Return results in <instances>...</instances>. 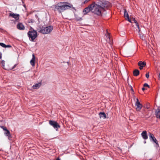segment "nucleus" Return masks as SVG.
Instances as JSON below:
<instances>
[{
  "label": "nucleus",
  "mask_w": 160,
  "mask_h": 160,
  "mask_svg": "<svg viewBox=\"0 0 160 160\" xmlns=\"http://www.w3.org/2000/svg\"><path fill=\"white\" fill-rule=\"evenodd\" d=\"M149 73H148L146 74V77L147 78H148L149 77Z\"/></svg>",
  "instance_id": "25"
},
{
  "label": "nucleus",
  "mask_w": 160,
  "mask_h": 160,
  "mask_svg": "<svg viewBox=\"0 0 160 160\" xmlns=\"http://www.w3.org/2000/svg\"><path fill=\"white\" fill-rule=\"evenodd\" d=\"M1 128L5 131H7V130H8L7 129V128L5 127H4L3 126H1Z\"/></svg>",
  "instance_id": "23"
},
{
  "label": "nucleus",
  "mask_w": 160,
  "mask_h": 160,
  "mask_svg": "<svg viewBox=\"0 0 160 160\" xmlns=\"http://www.w3.org/2000/svg\"><path fill=\"white\" fill-rule=\"evenodd\" d=\"M89 0H85V1L84 3H85L86 2H87L89 1Z\"/></svg>",
  "instance_id": "31"
},
{
  "label": "nucleus",
  "mask_w": 160,
  "mask_h": 160,
  "mask_svg": "<svg viewBox=\"0 0 160 160\" xmlns=\"http://www.w3.org/2000/svg\"><path fill=\"white\" fill-rule=\"evenodd\" d=\"M53 29L52 26H48L41 29L40 32L43 34H48Z\"/></svg>",
  "instance_id": "4"
},
{
  "label": "nucleus",
  "mask_w": 160,
  "mask_h": 160,
  "mask_svg": "<svg viewBox=\"0 0 160 160\" xmlns=\"http://www.w3.org/2000/svg\"><path fill=\"white\" fill-rule=\"evenodd\" d=\"M9 16L14 18L16 20H18L19 18V15L18 14H15L11 13L9 14Z\"/></svg>",
  "instance_id": "8"
},
{
  "label": "nucleus",
  "mask_w": 160,
  "mask_h": 160,
  "mask_svg": "<svg viewBox=\"0 0 160 160\" xmlns=\"http://www.w3.org/2000/svg\"><path fill=\"white\" fill-rule=\"evenodd\" d=\"M11 47L10 45H6V46L5 47V48H9V47Z\"/></svg>",
  "instance_id": "29"
},
{
  "label": "nucleus",
  "mask_w": 160,
  "mask_h": 160,
  "mask_svg": "<svg viewBox=\"0 0 160 160\" xmlns=\"http://www.w3.org/2000/svg\"><path fill=\"white\" fill-rule=\"evenodd\" d=\"M142 90L144 91L145 90V88H142Z\"/></svg>",
  "instance_id": "34"
},
{
  "label": "nucleus",
  "mask_w": 160,
  "mask_h": 160,
  "mask_svg": "<svg viewBox=\"0 0 160 160\" xmlns=\"http://www.w3.org/2000/svg\"><path fill=\"white\" fill-rule=\"evenodd\" d=\"M133 75L135 76H137L138 75L139 73V71L137 69H135L133 71Z\"/></svg>",
  "instance_id": "18"
},
{
  "label": "nucleus",
  "mask_w": 160,
  "mask_h": 160,
  "mask_svg": "<svg viewBox=\"0 0 160 160\" xmlns=\"http://www.w3.org/2000/svg\"><path fill=\"white\" fill-rule=\"evenodd\" d=\"M144 87H148V88H149V85H148L147 84V83H145L144 84Z\"/></svg>",
  "instance_id": "24"
},
{
  "label": "nucleus",
  "mask_w": 160,
  "mask_h": 160,
  "mask_svg": "<svg viewBox=\"0 0 160 160\" xmlns=\"http://www.w3.org/2000/svg\"><path fill=\"white\" fill-rule=\"evenodd\" d=\"M137 98H136V97L135 96H133V99L134 100L136 99Z\"/></svg>",
  "instance_id": "32"
},
{
  "label": "nucleus",
  "mask_w": 160,
  "mask_h": 160,
  "mask_svg": "<svg viewBox=\"0 0 160 160\" xmlns=\"http://www.w3.org/2000/svg\"><path fill=\"white\" fill-rule=\"evenodd\" d=\"M149 137L150 139L151 140L153 138H154V137L153 136V135L151 133H149Z\"/></svg>",
  "instance_id": "19"
},
{
  "label": "nucleus",
  "mask_w": 160,
  "mask_h": 160,
  "mask_svg": "<svg viewBox=\"0 0 160 160\" xmlns=\"http://www.w3.org/2000/svg\"><path fill=\"white\" fill-rule=\"evenodd\" d=\"M144 143H146V141H145V142H144Z\"/></svg>",
  "instance_id": "38"
},
{
  "label": "nucleus",
  "mask_w": 160,
  "mask_h": 160,
  "mask_svg": "<svg viewBox=\"0 0 160 160\" xmlns=\"http://www.w3.org/2000/svg\"><path fill=\"white\" fill-rule=\"evenodd\" d=\"M139 66H142L143 67H144L146 65V62H142L141 61H139L138 63Z\"/></svg>",
  "instance_id": "17"
},
{
  "label": "nucleus",
  "mask_w": 160,
  "mask_h": 160,
  "mask_svg": "<svg viewBox=\"0 0 160 160\" xmlns=\"http://www.w3.org/2000/svg\"><path fill=\"white\" fill-rule=\"evenodd\" d=\"M1 64L2 65V66L3 68L4 67L5 61L3 60L1 62Z\"/></svg>",
  "instance_id": "22"
},
{
  "label": "nucleus",
  "mask_w": 160,
  "mask_h": 160,
  "mask_svg": "<svg viewBox=\"0 0 160 160\" xmlns=\"http://www.w3.org/2000/svg\"><path fill=\"white\" fill-rule=\"evenodd\" d=\"M99 115L100 118L105 119L106 118V115L104 112H100L99 113Z\"/></svg>",
  "instance_id": "16"
},
{
  "label": "nucleus",
  "mask_w": 160,
  "mask_h": 160,
  "mask_svg": "<svg viewBox=\"0 0 160 160\" xmlns=\"http://www.w3.org/2000/svg\"><path fill=\"white\" fill-rule=\"evenodd\" d=\"M107 38H108L109 39H110V36L109 35V33L107 32Z\"/></svg>",
  "instance_id": "26"
},
{
  "label": "nucleus",
  "mask_w": 160,
  "mask_h": 160,
  "mask_svg": "<svg viewBox=\"0 0 160 160\" xmlns=\"http://www.w3.org/2000/svg\"><path fill=\"white\" fill-rule=\"evenodd\" d=\"M28 35L30 40L31 41H33L37 36L36 31L32 29L28 32Z\"/></svg>",
  "instance_id": "3"
},
{
  "label": "nucleus",
  "mask_w": 160,
  "mask_h": 160,
  "mask_svg": "<svg viewBox=\"0 0 160 160\" xmlns=\"http://www.w3.org/2000/svg\"><path fill=\"white\" fill-rule=\"evenodd\" d=\"M56 160H60L59 158H57Z\"/></svg>",
  "instance_id": "36"
},
{
  "label": "nucleus",
  "mask_w": 160,
  "mask_h": 160,
  "mask_svg": "<svg viewBox=\"0 0 160 160\" xmlns=\"http://www.w3.org/2000/svg\"><path fill=\"white\" fill-rule=\"evenodd\" d=\"M17 28L21 30H23L24 29V27L22 23H19L17 25Z\"/></svg>",
  "instance_id": "13"
},
{
  "label": "nucleus",
  "mask_w": 160,
  "mask_h": 160,
  "mask_svg": "<svg viewBox=\"0 0 160 160\" xmlns=\"http://www.w3.org/2000/svg\"><path fill=\"white\" fill-rule=\"evenodd\" d=\"M131 90H132V91H133V89H132V88H131Z\"/></svg>",
  "instance_id": "37"
},
{
  "label": "nucleus",
  "mask_w": 160,
  "mask_h": 160,
  "mask_svg": "<svg viewBox=\"0 0 160 160\" xmlns=\"http://www.w3.org/2000/svg\"><path fill=\"white\" fill-rule=\"evenodd\" d=\"M141 135L144 139L146 140L148 138V136L146 131H143L141 133Z\"/></svg>",
  "instance_id": "12"
},
{
  "label": "nucleus",
  "mask_w": 160,
  "mask_h": 160,
  "mask_svg": "<svg viewBox=\"0 0 160 160\" xmlns=\"http://www.w3.org/2000/svg\"><path fill=\"white\" fill-rule=\"evenodd\" d=\"M4 134L7 136L8 138V139H10V138H11V135L10 134V132L8 130H7L4 133Z\"/></svg>",
  "instance_id": "14"
},
{
  "label": "nucleus",
  "mask_w": 160,
  "mask_h": 160,
  "mask_svg": "<svg viewBox=\"0 0 160 160\" xmlns=\"http://www.w3.org/2000/svg\"><path fill=\"white\" fill-rule=\"evenodd\" d=\"M155 115L156 117L160 119V109H157L155 112Z\"/></svg>",
  "instance_id": "15"
},
{
  "label": "nucleus",
  "mask_w": 160,
  "mask_h": 160,
  "mask_svg": "<svg viewBox=\"0 0 160 160\" xmlns=\"http://www.w3.org/2000/svg\"><path fill=\"white\" fill-rule=\"evenodd\" d=\"M18 1L20 2V4L21 3V2H22V0H18Z\"/></svg>",
  "instance_id": "30"
},
{
  "label": "nucleus",
  "mask_w": 160,
  "mask_h": 160,
  "mask_svg": "<svg viewBox=\"0 0 160 160\" xmlns=\"http://www.w3.org/2000/svg\"><path fill=\"white\" fill-rule=\"evenodd\" d=\"M136 100V102L135 104V106L136 107V110L137 111H139L141 109L142 106L139 101L138 99V98H137Z\"/></svg>",
  "instance_id": "6"
},
{
  "label": "nucleus",
  "mask_w": 160,
  "mask_h": 160,
  "mask_svg": "<svg viewBox=\"0 0 160 160\" xmlns=\"http://www.w3.org/2000/svg\"><path fill=\"white\" fill-rule=\"evenodd\" d=\"M49 124L52 126L56 131H58V128L60 127V126L56 122L54 121L50 120L49 121Z\"/></svg>",
  "instance_id": "5"
},
{
  "label": "nucleus",
  "mask_w": 160,
  "mask_h": 160,
  "mask_svg": "<svg viewBox=\"0 0 160 160\" xmlns=\"http://www.w3.org/2000/svg\"><path fill=\"white\" fill-rule=\"evenodd\" d=\"M2 58V55H1L0 54V59H1Z\"/></svg>",
  "instance_id": "35"
},
{
  "label": "nucleus",
  "mask_w": 160,
  "mask_h": 160,
  "mask_svg": "<svg viewBox=\"0 0 160 160\" xmlns=\"http://www.w3.org/2000/svg\"><path fill=\"white\" fill-rule=\"evenodd\" d=\"M134 22L136 26H137V27L138 28V31L139 33L140 32V30L139 25L138 24V23L137 21L134 20ZM139 35L140 38L142 39V40H144L145 39L144 38V36L143 34H140V33H139Z\"/></svg>",
  "instance_id": "7"
},
{
  "label": "nucleus",
  "mask_w": 160,
  "mask_h": 160,
  "mask_svg": "<svg viewBox=\"0 0 160 160\" xmlns=\"http://www.w3.org/2000/svg\"><path fill=\"white\" fill-rule=\"evenodd\" d=\"M143 67H142V66H139V68L140 70L142 69Z\"/></svg>",
  "instance_id": "27"
},
{
  "label": "nucleus",
  "mask_w": 160,
  "mask_h": 160,
  "mask_svg": "<svg viewBox=\"0 0 160 160\" xmlns=\"http://www.w3.org/2000/svg\"><path fill=\"white\" fill-rule=\"evenodd\" d=\"M42 83L41 82H39L37 83H36L35 84L33 85L32 87V88L33 89H37L39 88L41 86Z\"/></svg>",
  "instance_id": "10"
},
{
  "label": "nucleus",
  "mask_w": 160,
  "mask_h": 160,
  "mask_svg": "<svg viewBox=\"0 0 160 160\" xmlns=\"http://www.w3.org/2000/svg\"><path fill=\"white\" fill-rule=\"evenodd\" d=\"M151 140H152L153 142L155 143L157 145H158V141L155 137L153 138Z\"/></svg>",
  "instance_id": "20"
},
{
  "label": "nucleus",
  "mask_w": 160,
  "mask_h": 160,
  "mask_svg": "<svg viewBox=\"0 0 160 160\" xmlns=\"http://www.w3.org/2000/svg\"><path fill=\"white\" fill-rule=\"evenodd\" d=\"M35 56L33 54L32 55V58L30 61V63L31 64L33 67H34L35 66Z\"/></svg>",
  "instance_id": "11"
},
{
  "label": "nucleus",
  "mask_w": 160,
  "mask_h": 160,
  "mask_svg": "<svg viewBox=\"0 0 160 160\" xmlns=\"http://www.w3.org/2000/svg\"><path fill=\"white\" fill-rule=\"evenodd\" d=\"M124 16L126 19L128 20L130 22H131L130 19L129 18V16L128 15V12L126 10H125L124 12Z\"/></svg>",
  "instance_id": "9"
},
{
  "label": "nucleus",
  "mask_w": 160,
  "mask_h": 160,
  "mask_svg": "<svg viewBox=\"0 0 160 160\" xmlns=\"http://www.w3.org/2000/svg\"><path fill=\"white\" fill-rule=\"evenodd\" d=\"M0 46L3 48H5L6 46V45L3 43H0Z\"/></svg>",
  "instance_id": "21"
},
{
  "label": "nucleus",
  "mask_w": 160,
  "mask_h": 160,
  "mask_svg": "<svg viewBox=\"0 0 160 160\" xmlns=\"http://www.w3.org/2000/svg\"><path fill=\"white\" fill-rule=\"evenodd\" d=\"M158 77H159V78L160 77V73H159V74L158 75Z\"/></svg>",
  "instance_id": "33"
},
{
  "label": "nucleus",
  "mask_w": 160,
  "mask_h": 160,
  "mask_svg": "<svg viewBox=\"0 0 160 160\" xmlns=\"http://www.w3.org/2000/svg\"><path fill=\"white\" fill-rule=\"evenodd\" d=\"M110 5V3L107 1H100L97 3L93 2L83 10V13L86 15L90 11L98 15H101L102 12L105 10V8H107Z\"/></svg>",
  "instance_id": "1"
},
{
  "label": "nucleus",
  "mask_w": 160,
  "mask_h": 160,
  "mask_svg": "<svg viewBox=\"0 0 160 160\" xmlns=\"http://www.w3.org/2000/svg\"><path fill=\"white\" fill-rule=\"evenodd\" d=\"M62 63H66V64H67L68 65V62H62Z\"/></svg>",
  "instance_id": "28"
},
{
  "label": "nucleus",
  "mask_w": 160,
  "mask_h": 160,
  "mask_svg": "<svg viewBox=\"0 0 160 160\" xmlns=\"http://www.w3.org/2000/svg\"><path fill=\"white\" fill-rule=\"evenodd\" d=\"M55 10L60 12H63L66 9H69L72 7V5L65 2H60L55 5Z\"/></svg>",
  "instance_id": "2"
}]
</instances>
